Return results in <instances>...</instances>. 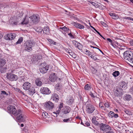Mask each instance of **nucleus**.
Listing matches in <instances>:
<instances>
[{"label": "nucleus", "mask_w": 133, "mask_h": 133, "mask_svg": "<svg viewBox=\"0 0 133 133\" xmlns=\"http://www.w3.org/2000/svg\"><path fill=\"white\" fill-rule=\"evenodd\" d=\"M92 123L94 124L95 125L98 126L99 124V122L96 121V120H95L94 119H92Z\"/></svg>", "instance_id": "nucleus-36"}, {"label": "nucleus", "mask_w": 133, "mask_h": 133, "mask_svg": "<svg viewBox=\"0 0 133 133\" xmlns=\"http://www.w3.org/2000/svg\"><path fill=\"white\" fill-rule=\"evenodd\" d=\"M49 79L51 82H54L57 79V77L55 73H51L49 76Z\"/></svg>", "instance_id": "nucleus-14"}, {"label": "nucleus", "mask_w": 133, "mask_h": 133, "mask_svg": "<svg viewBox=\"0 0 133 133\" xmlns=\"http://www.w3.org/2000/svg\"><path fill=\"white\" fill-rule=\"evenodd\" d=\"M30 59L31 60L30 62L32 63H35L36 61H38L36 57L33 56H30Z\"/></svg>", "instance_id": "nucleus-24"}, {"label": "nucleus", "mask_w": 133, "mask_h": 133, "mask_svg": "<svg viewBox=\"0 0 133 133\" xmlns=\"http://www.w3.org/2000/svg\"><path fill=\"white\" fill-rule=\"evenodd\" d=\"M107 40L109 42L112 43V40L109 38H107Z\"/></svg>", "instance_id": "nucleus-54"}, {"label": "nucleus", "mask_w": 133, "mask_h": 133, "mask_svg": "<svg viewBox=\"0 0 133 133\" xmlns=\"http://www.w3.org/2000/svg\"><path fill=\"white\" fill-rule=\"evenodd\" d=\"M72 42L73 44L75 45V46H77V44H78V43H79L74 40L72 41Z\"/></svg>", "instance_id": "nucleus-46"}, {"label": "nucleus", "mask_w": 133, "mask_h": 133, "mask_svg": "<svg viewBox=\"0 0 133 133\" xmlns=\"http://www.w3.org/2000/svg\"><path fill=\"white\" fill-rule=\"evenodd\" d=\"M42 115L43 118H45L47 117L48 116V114L46 112H43L42 113Z\"/></svg>", "instance_id": "nucleus-38"}, {"label": "nucleus", "mask_w": 133, "mask_h": 133, "mask_svg": "<svg viewBox=\"0 0 133 133\" xmlns=\"http://www.w3.org/2000/svg\"><path fill=\"white\" fill-rule=\"evenodd\" d=\"M125 113L128 115H131V113L130 111L128 110H126L125 111Z\"/></svg>", "instance_id": "nucleus-47"}, {"label": "nucleus", "mask_w": 133, "mask_h": 133, "mask_svg": "<svg viewBox=\"0 0 133 133\" xmlns=\"http://www.w3.org/2000/svg\"><path fill=\"white\" fill-rule=\"evenodd\" d=\"M61 108L58 107L57 108V110L56 112H54L53 113L56 114H59L60 110H61Z\"/></svg>", "instance_id": "nucleus-31"}, {"label": "nucleus", "mask_w": 133, "mask_h": 133, "mask_svg": "<svg viewBox=\"0 0 133 133\" xmlns=\"http://www.w3.org/2000/svg\"><path fill=\"white\" fill-rule=\"evenodd\" d=\"M41 91L42 93L44 94L48 95L51 92L49 89L47 88L42 87L41 89Z\"/></svg>", "instance_id": "nucleus-11"}, {"label": "nucleus", "mask_w": 133, "mask_h": 133, "mask_svg": "<svg viewBox=\"0 0 133 133\" xmlns=\"http://www.w3.org/2000/svg\"><path fill=\"white\" fill-rule=\"evenodd\" d=\"M95 115H98L99 114V112L97 110H96L95 111Z\"/></svg>", "instance_id": "nucleus-52"}, {"label": "nucleus", "mask_w": 133, "mask_h": 133, "mask_svg": "<svg viewBox=\"0 0 133 133\" xmlns=\"http://www.w3.org/2000/svg\"><path fill=\"white\" fill-rule=\"evenodd\" d=\"M95 6L96 8H98L99 6V5L97 3H96V5Z\"/></svg>", "instance_id": "nucleus-63"}, {"label": "nucleus", "mask_w": 133, "mask_h": 133, "mask_svg": "<svg viewBox=\"0 0 133 133\" xmlns=\"http://www.w3.org/2000/svg\"><path fill=\"white\" fill-rule=\"evenodd\" d=\"M39 19V17L37 15H33L30 17V22L32 23L36 24L38 22Z\"/></svg>", "instance_id": "nucleus-7"}, {"label": "nucleus", "mask_w": 133, "mask_h": 133, "mask_svg": "<svg viewBox=\"0 0 133 133\" xmlns=\"http://www.w3.org/2000/svg\"><path fill=\"white\" fill-rule=\"evenodd\" d=\"M71 110V108L68 106L64 107L63 109L62 112L65 114L69 113Z\"/></svg>", "instance_id": "nucleus-17"}, {"label": "nucleus", "mask_w": 133, "mask_h": 133, "mask_svg": "<svg viewBox=\"0 0 133 133\" xmlns=\"http://www.w3.org/2000/svg\"><path fill=\"white\" fill-rule=\"evenodd\" d=\"M114 117H115V118H117L118 117V115L117 114H114Z\"/></svg>", "instance_id": "nucleus-58"}, {"label": "nucleus", "mask_w": 133, "mask_h": 133, "mask_svg": "<svg viewBox=\"0 0 133 133\" xmlns=\"http://www.w3.org/2000/svg\"><path fill=\"white\" fill-rule=\"evenodd\" d=\"M63 107V103H61L60 104L59 106H58V107L61 108Z\"/></svg>", "instance_id": "nucleus-55"}, {"label": "nucleus", "mask_w": 133, "mask_h": 133, "mask_svg": "<svg viewBox=\"0 0 133 133\" xmlns=\"http://www.w3.org/2000/svg\"><path fill=\"white\" fill-rule=\"evenodd\" d=\"M119 72L118 71H116L112 74L115 77H116L119 75Z\"/></svg>", "instance_id": "nucleus-29"}, {"label": "nucleus", "mask_w": 133, "mask_h": 133, "mask_svg": "<svg viewBox=\"0 0 133 133\" xmlns=\"http://www.w3.org/2000/svg\"><path fill=\"white\" fill-rule=\"evenodd\" d=\"M68 35H69L72 38H74V36L72 35L71 33L68 34Z\"/></svg>", "instance_id": "nucleus-50"}, {"label": "nucleus", "mask_w": 133, "mask_h": 133, "mask_svg": "<svg viewBox=\"0 0 133 133\" xmlns=\"http://www.w3.org/2000/svg\"><path fill=\"white\" fill-rule=\"evenodd\" d=\"M16 36V35L15 34L11 33L5 35L4 36V38L5 39L10 40L15 38Z\"/></svg>", "instance_id": "nucleus-9"}, {"label": "nucleus", "mask_w": 133, "mask_h": 133, "mask_svg": "<svg viewBox=\"0 0 133 133\" xmlns=\"http://www.w3.org/2000/svg\"><path fill=\"white\" fill-rule=\"evenodd\" d=\"M68 53L70 55L72 56V57H74V56H73L74 53L72 52L71 50H68Z\"/></svg>", "instance_id": "nucleus-43"}, {"label": "nucleus", "mask_w": 133, "mask_h": 133, "mask_svg": "<svg viewBox=\"0 0 133 133\" xmlns=\"http://www.w3.org/2000/svg\"><path fill=\"white\" fill-rule=\"evenodd\" d=\"M59 98L58 95L56 93H54L52 94L51 96V99L55 102H57L59 100Z\"/></svg>", "instance_id": "nucleus-15"}, {"label": "nucleus", "mask_w": 133, "mask_h": 133, "mask_svg": "<svg viewBox=\"0 0 133 133\" xmlns=\"http://www.w3.org/2000/svg\"><path fill=\"white\" fill-rule=\"evenodd\" d=\"M60 29H61L63 30H64V31H66L68 30H69V29H68L67 28H66L65 26H64L63 27H61L60 28Z\"/></svg>", "instance_id": "nucleus-41"}, {"label": "nucleus", "mask_w": 133, "mask_h": 133, "mask_svg": "<svg viewBox=\"0 0 133 133\" xmlns=\"http://www.w3.org/2000/svg\"><path fill=\"white\" fill-rule=\"evenodd\" d=\"M95 108L93 105L90 103L87 104L86 106V110L88 113L91 114L95 110Z\"/></svg>", "instance_id": "nucleus-6"}, {"label": "nucleus", "mask_w": 133, "mask_h": 133, "mask_svg": "<svg viewBox=\"0 0 133 133\" xmlns=\"http://www.w3.org/2000/svg\"><path fill=\"white\" fill-rule=\"evenodd\" d=\"M114 112L110 111L108 114V116L109 117L112 118L114 117Z\"/></svg>", "instance_id": "nucleus-35"}, {"label": "nucleus", "mask_w": 133, "mask_h": 133, "mask_svg": "<svg viewBox=\"0 0 133 133\" xmlns=\"http://www.w3.org/2000/svg\"><path fill=\"white\" fill-rule=\"evenodd\" d=\"M7 110L8 112L10 114L15 116L18 115L22 112L19 109L17 110L15 107L12 105L9 106L7 108Z\"/></svg>", "instance_id": "nucleus-1"}, {"label": "nucleus", "mask_w": 133, "mask_h": 133, "mask_svg": "<svg viewBox=\"0 0 133 133\" xmlns=\"http://www.w3.org/2000/svg\"><path fill=\"white\" fill-rule=\"evenodd\" d=\"M85 125L87 126H89L90 125V123H89L88 122H86L85 123Z\"/></svg>", "instance_id": "nucleus-56"}, {"label": "nucleus", "mask_w": 133, "mask_h": 133, "mask_svg": "<svg viewBox=\"0 0 133 133\" xmlns=\"http://www.w3.org/2000/svg\"><path fill=\"white\" fill-rule=\"evenodd\" d=\"M23 40V37H20L18 39L17 41L16 42V44H20L22 42Z\"/></svg>", "instance_id": "nucleus-33"}, {"label": "nucleus", "mask_w": 133, "mask_h": 133, "mask_svg": "<svg viewBox=\"0 0 133 133\" xmlns=\"http://www.w3.org/2000/svg\"><path fill=\"white\" fill-rule=\"evenodd\" d=\"M35 45V43L29 40L26 41L24 44V48L25 50L30 52L32 50V47Z\"/></svg>", "instance_id": "nucleus-3"}, {"label": "nucleus", "mask_w": 133, "mask_h": 133, "mask_svg": "<svg viewBox=\"0 0 133 133\" xmlns=\"http://www.w3.org/2000/svg\"><path fill=\"white\" fill-rule=\"evenodd\" d=\"M35 92V88H32L29 89L28 91V93L30 95H32Z\"/></svg>", "instance_id": "nucleus-20"}, {"label": "nucleus", "mask_w": 133, "mask_h": 133, "mask_svg": "<svg viewBox=\"0 0 133 133\" xmlns=\"http://www.w3.org/2000/svg\"><path fill=\"white\" fill-rule=\"evenodd\" d=\"M90 27L91 28L93 29L101 37H102V35H101V34H100V33L94 27H93V26L90 25Z\"/></svg>", "instance_id": "nucleus-39"}, {"label": "nucleus", "mask_w": 133, "mask_h": 133, "mask_svg": "<svg viewBox=\"0 0 133 133\" xmlns=\"http://www.w3.org/2000/svg\"><path fill=\"white\" fill-rule=\"evenodd\" d=\"M74 101V99L73 97H68L66 100V102L67 104L70 105L73 103Z\"/></svg>", "instance_id": "nucleus-19"}, {"label": "nucleus", "mask_w": 133, "mask_h": 133, "mask_svg": "<svg viewBox=\"0 0 133 133\" xmlns=\"http://www.w3.org/2000/svg\"><path fill=\"white\" fill-rule=\"evenodd\" d=\"M18 92L22 94L23 95H24V96H25V94H24V92H23L20 89H18Z\"/></svg>", "instance_id": "nucleus-45"}, {"label": "nucleus", "mask_w": 133, "mask_h": 133, "mask_svg": "<svg viewBox=\"0 0 133 133\" xmlns=\"http://www.w3.org/2000/svg\"><path fill=\"white\" fill-rule=\"evenodd\" d=\"M79 50H81L82 48V45L79 43H78L76 46Z\"/></svg>", "instance_id": "nucleus-32"}, {"label": "nucleus", "mask_w": 133, "mask_h": 133, "mask_svg": "<svg viewBox=\"0 0 133 133\" xmlns=\"http://www.w3.org/2000/svg\"><path fill=\"white\" fill-rule=\"evenodd\" d=\"M130 44L132 46H133V39L130 41Z\"/></svg>", "instance_id": "nucleus-61"}, {"label": "nucleus", "mask_w": 133, "mask_h": 133, "mask_svg": "<svg viewBox=\"0 0 133 133\" xmlns=\"http://www.w3.org/2000/svg\"><path fill=\"white\" fill-rule=\"evenodd\" d=\"M6 77L10 81H16L18 79V77L14 74H8L6 76Z\"/></svg>", "instance_id": "nucleus-8"}, {"label": "nucleus", "mask_w": 133, "mask_h": 133, "mask_svg": "<svg viewBox=\"0 0 133 133\" xmlns=\"http://www.w3.org/2000/svg\"><path fill=\"white\" fill-rule=\"evenodd\" d=\"M31 86V84L29 82H26L23 84V87L24 90H29Z\"/></svg>", "instance_id": "nucleus-12"}, {"label": "nucleus", "mask_w": 133, "mask_h": 133, "mask_svg": "<svg viewBox=\"0 0 133 133\" xmlns=\"http://www.w3.org/2000/svg\"><path fill=\"white\" fill-rule=\"evenodd\" d=\"M85 51V54L87 55H88L89 56L90 55H91V52L89 50L86 49Z\"/></svg>", "instance_id": "nucleus-42"}, {"label": "nucleus", "mask_w": 133, "mask_h": 133, "mask_svg": "<svg viewBox=\"0 0 133 133\" xmlns=\"http://www.w3.org/2000/svg\"><path fill=\"white\" fill-rule=\"evenodd\" d=\"M116 93H117V94L118 95H119V94H120L119 93V92L118 91L117 89H116Z\"/></svg>", "instance_id": "nucleus-64"}, {"label": "nucleus", "mask_w": 133, "mask_h": 133, "mask_svg": "<svg viewBox=\"0 0 133 133\" xmlns=\"http://www.w3.org/2000/svg\"><path fill=\"white\" fill-rule=\"evenodd\" d=\"M124 58L133 63V53L130 50L125 51L123 54Z\"/></svg>", "instance_id": "nucleus-2"}, {"label": "nucleus", "mask_w": 133, "mask_h": 133, "mask_svg": "<svg viewBox=\"0 0 133 133\" xmlns=\"http://www.w3.org/2000/svg\"><path fill=\"white\" fill-rule=\"evenodd\" d=\"M7 69V67H0V70L1 73H4L6 72V70Z\"/></svg>", "instance_id": "nucleus-26"}, {"label": "nucleus", "mask_w": 133, "mask_h": 133, "mask_svg": "<svg viewBox=\"0 0 133 133\" xmlns=\"http://www.w3.org/2000/svg\"><path fill=\"white\" fill-rule=\"evenodd\" d=\"M74 25L76 28L80 29H83L84 28V26L83 25L78 23H75Z\"/></svg>", "instance_id": "nucleus-21"}, {"label": "nucleus", "mask_w": 133, "mask_h": 133, "mask_svg": "<svg viewBox=\"0 0 133 133\" xmlns=\"http://www.w3.org/2000/svg\"><path fill=\"white\" fill-rule=\"evenodd\" d=\"M56 88L57 91H58L60 89V86L58 84H57L56 85Z\"/></svg>", "instance_id": "nucleus-44"}, {"label": "nucleus", "mask_w": 133, "mask_h": 133, "mask_svg": "<svg viewBox=\"0 0 133 133\" xmlns=\"http://www.w3.org/2000/svg\"><path fill=\"white\" fill-rule=\"evenodd\" d=\"M109 14L113 19H116L119 18L118 16L115 14L110 13H109Z\"/></svg>", "instance_id": "nucleus-22"}, {"label": "nucleus", "mask_w": 133, "mask_h": 133, "mask_svg": "<svg viewBox=\"0 0 133 133\" xmlns=\"http://www.w3.org/2000/svg\"><path fill=\"white\" fill-rule=\"evenodd\" d=\"M72 121V118H69L66 119H65L63 120V121L64 122H69V121Z\"/></svg>", "instance_id": "nucleus-37"}, {"label": "nucleus", "mask_w": 133, "mask_h": 133, "mask_svg": "<svg viewBox=\"0 0 133 133\" xmlns=\"http://www.w3.org/2000/svg\"><path fill=\"white\" fill-rule=\"evenodd\" d=\"M124 99L125 100L129 101L132 99V97L130 95H127L124 97Z\"/></svg>", "instance_id": "nucleus-28"}, {"label": "nucleus", "mask_w": 133, "mask_h": 133, "mask_svg": "<svg viewBox=\"0 0 133 133\" xmlns=\"http://www.w3.org/2000/svg\"><path fill=\"white\" fill-rule=\"evenodd\" d=\"M99 107H101L102 109H104V110H105V108H104V107L103 106H101V103H100L99 104Z\"/></svg>", "instance_id": "nucleus-53"}, {"label": "nucleus", "mask_w": 133, "mask_h": 133, "mask_svg": "<svg viewBox=\"0 0 133 133\" xmlns=\"http://www.w3.org/2000/svg\"><path fill=\"white\" fill-rule=\"evenodd\" d=\"M41 79L40 78H37L35 81L36 84L37 86H40L42 84Z\"/></svg>", "instance_id": "nucleus-18"}, {"label": "nucleus", "mask_w": 133, "mask_h": 133, "mask_svg": "<svg viewBox=\"0 0 133 133\" xmlns=\"http://www.w3.org/2000/svg\"><path fill=\"white\" fill-rule=\"evenodd\" d=\"M127 19H128L129 20H132L133 21V18H131L130 17H127Z\"/></svg>", "instance_id": "nucleus-57"}, {"label": "nucleus", "mask_w": 133, "mask_h": 133, "mask_svg": "<svg viewBox=\"0 0 133 133\" xmlns=\"http://www.w3.org/2000/svg\"><path fill=\"white\" fill-rule=\"evenodd\" d=\"M99 127L101 131L103 132L111 129V127L109 125L102 123L100 124Z\"/></svg>", "instance_id": "nucleus-4"}, {"label": "nucleus", "mask_w": 133, "mask_h": 133, "mask_svg": "<svg viewBox=\"0 0 133 133\" xmlns=\"http://www.w3.org/2000/svg\"><path fill=\"white\" fill-rule=\"evenodd\" d=\"M44 108L47 110L52 109L54 107V104L50 101H49L44 103Z\"/></svg>", "instance_id": "nucleus-5"}, {"label": "nucleus", "mask_w": 133, "mask_h": 133, "mask_svg": "<svg viewBox=\"0 0 133 133\" xmlns=\"http://www.w3.org/2000/svg\"><path fill=\"white\" fill-rule=\"evenodd\" d=\"M84 88L86 90H89L91 88V87L89 84H87L85 86Z\"/></svg>", "instance_id": "nucleus-27"}, {"label": "nucleus", "mask_w": 133, "mask_h": 133, "mask_svg": "<svg viewBox=\"0 0 133 133\" xmlns=\"http://www.w3.org/2000/svg\"><path fill=\"white\" fill-rule=\"evenodd\" d=\"M6 63V60L5 59L0 58V67L4 66Z\"/></svg>", "instance_id": "nucleus-23"}, {"label": "nucleus", "mask_w": 133, "mask_h": 133, "mask_svg": "<svg viewBox=\"0 0 133 133\" xmlns=\"http://www.w3.org/2000/svg\"><path fill=\"white\" fill-rule=\"evenodd\" d=\"M90 95L91 96L94 98L96 97L91 92L90 94Z\"/></svg>", "instance_id": "nucleus-49"}, {"label": "nucleus", "mask_w": 133, "mask_h": 133, "mask_svg": "<svg viewBox=\"0 0 133 133\" xmlns=\"http://www.w3.org/2000/svg\"><path fill=\"white\" fill-rule=\"evenodd\" d=\"M20 115L18 116L16 118V119L19 121H23L25 120V119L26 118V116L23 114H22V113L20 114Z\"/></svg>", "instance_id": "nucleus-13"}, {"label": "nucleus", "mask_w": 133, "mask_h": 133, "mask_svg": "<svg viewBox=\"0 0 133 133\" xmlns=\"http://www.w3.org/2000/svg\"><path fill=\"white\" fill-rule=\"evenodd\" d=\"M120 86L121 88L125 89L126 87L125 83L124 82H122L121 83Z\"/></svg>", "instance_id": "nucleus-30"}, {"label": "nucleus", "mask_w": 133, "mask_h": 133, "mask_svg": "<svg viewBox=\"0 0 133 133\" xmlns=\"http://www.w3.org/2000/svg\"><path fill=\"white\" fill-rule=\"evenodd\" d=\"M92 59L94 60L95 61L98 60V59L95 56H93Z\"/></svg>", "instance_id": "nucleus-51"}, {"label": "nucleus", "mask_w": 133, "mask_h": 133, "mask_svg": "<svg viewBox=\"0 0 133 133\" xmlns=\"http://www.w3.org/2000/svg\"><path fill=\"white\" fill-rule=\"evenodd\" d=\"M29 19H30V17H25L23 19L21 22L19 23L21 24H27L29 22Z\"/></svg>", "instance_id": "nucleus-16"}, {"label": "nucleus", "mask_w": 133, "mask_h": 133, "mask_svg": "<svg viewBox=\"0 0 133 133\" xmlns=\"http://www.w3.org/2000/svg\"><path fill=\"white\" fill-rule=\"evenodd\" d=\"M1 92V94L3 95L4 96H7L8 95V93L4 91H2Z\"/></svg>", "instance_id": "nucleus-40"}, {"label": "nucleus", "mask_w": 133, "mask_h": 133, "mask_svg": "<svg viewBox=\"0 0 133 133\" xmlns=\"http://www.w3.org/2000/svg\"><path fill=\"white\" fill-rule=\"evenodd\" d=\"M104 105L107 108H108L109 107V105L108 103L107 102L104 103Z\"/></svg>", "instance_id": "nucleus-48"}, {"label": "nucleus", "mask_w": 133, "mask_h": 133, "mask_svg": "<svg viewBox=\"0 0 133 133\" xmlns=\"http://www.w3.org/2000/svg\"><path fill=\"white\" fill-rule=\"evenodd\" d=\"M91 3L93 5L95 6L96 5V3H95L94 2H92Z\"/></svg>", "instance_id": "nucleus-59"}, {"label": "nucleus", "mask_w": 133, "mask_h": 133, "mask_svg": "<svg viewBox=\"0 0 133 133\" xmlns=\"http://www.w3.org/2000/svg\"><path fill=\"white\" fill-rule=\"evenodd\" d=\"M48 66L41 65L40 67V72L42 74L45 73L48 70Z\"/></svg>", "instance_id": "nucleus-10"}, {"label": "nucleus", "mask_w": 133, "mask_h": 133, "mask_svg": "<svg viewBox=\"0 0 133 133\" xmlns=\"http://www.w3.org/2000/svg\"><path fill=\"white\" fill-rule=\"evenodd\" d=\"M42 28L41 27H38L36 29V31L40 32H41L42 30Z\"/></svg>", "instance_id": "nucleus-34"}, {"label": "nucleus", "mask_w": 133, "mask_h": 133, "mask_svg": "<svg viewBox=\"0 0 133 133\" xmlns=\"http://www.w3.org/2000/svg\"><path fill=\"white\" fill-rule=\"evenodd\" d=\"M101 23L103 26L105 25L106 24L105 23L103 22H101Z\"/></svg>", "instance_id": "nucleus-62"}, {"label": "nucleus", "mask_w": 133, "mask_h": 133, "mask_svg": "<svg viewBox=\"0 0 133 133\" xmlns=\"http://www.w3.org/2000/svg\"><path fill=\"white\" fill-rule=\"evenodd\" d=\"M43 30L44 33H47L49 31V28L48 26H46L43 28Z\"/></svg>", "instance_id": "nucleus-25"}, {"label": "nucleus", "mask_w": 133, "mask_h": 133, "mask_svg": "<svg viewBox=\"0 0 133 133\" xmlns=\"http://www.w3.org/2000/svg\"><path fill=\"white\" fill-rule=\"evenodd\" d=\"M105 133H114V132L112 131H108L105 132Z\"/></svg>", "instance_id": "nucleus-60"}]
</instances>
